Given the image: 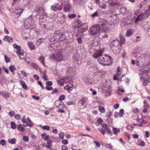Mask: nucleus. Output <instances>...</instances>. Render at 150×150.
Wrapping results in <instances>:
<instances>
[{
    "instance_id": "79ce46f5",
    "label": "nucleus",
    "mask_w": 150,
    "mask_h": 150,
    "mask_svg": "<svg viewBox=\"0 0 150 150\" xmlns=\"http://www.w3.org/2000/svg\"><path fill=\"white\" fill-rule=\"evenodd\" d=\"M144 107L145 108H147L149 109V106L148 105V103L146 101H144Z\"/></svg>"
},
{
    "instance_id": "5fc2aeb1",
    "label": "nucleus",
    "mask_w": 150,
    "mask_h": 150,
    "mask_svg": "<svg viewBox=\"0 0 150 150\" xmlns=\"http://www.w3.org/2000/svg\"><path fill=\"white\" fill-rule=\"evenodd\" d=\"M62 142L64 144H67L68 143V141L67 139H63L62 140Z\"/></svg>"
},
{
    "instance_id": "bb28decb",
    "label": "nucleus",
    "mask_w": 150,
    "mask_h": 150,
    "mask_svg": "<svg viewBox=\"0 0 150 150\" xmlns=\"http://www.w3.org/2000/svg\"><path fill=\"white\" fill-rule=\"evenodd\" d=\"M99 110L101 113H104L105 112V110L103 106L100 105L99 107Z\"/></svg>"
},
{
    "instance_id": "13d9d810",
    "label": "nucleus",
    "mask_w": 150,
    "mask_h": 150,
    "mask_svg": "<svg viewBox=\"0 0 150 150\" xmlns=\"http://www.w3.org/2000/svg\"><path fill=\"white\" fill-rule=\"evenodd\" d=\"M32 97L34 99H35L36 100H38L40 99L39 97L38 96H34L32 95Z\"/></svg>"
},
{
    "instance_id": "f257e3e1",
    "label": "nucleus",
    "mask_w": 150,
    "mask_h": 150,
    "mask_svg": "<svg viewBox=\"0 0 150 150\" xmlns=\"http://www.w3.org/2000/svg\"><path fill=\"white\" fill-rule=\"evenodd\" d=\"M147 62L148 64V62ZM146 66H144V69H142L141 71L142 74L140 73V77L142 79V81L143 82L144 85L146 86L149 82V76L148 74L150 72V62L148 66H146Z\"/></svg>"
},
{
    "instance_id": "a18cd8bd",
    "label": "nucleus",
    "mask_w": 150,
    "mask_h": 150,
    "mask_svg": "<svg viewBox=\"0 0 150 150\" xmlns=\"http://www.w3.org/2000/svg\"><path fill=\"white\" fill-rule=\"evenodd\" d=\"M14 114L15 112L13 111H10L8 113L9 116L11 117L13 116L14 115Z\"/></svg>"
},
{
    "instance_id": "dca6fc26",
    "label": "nucleus",
    "mask_w": 150,
    "mask_h": 150,
    "mask_svg": "<svg viewBox=\"0 0 150 150\" xmlns=\"http://www.w3.org/2000/svg\"><path fill=\"white\" fill-rule=\"evenodd\" d=\"M103 56H105L106 57H105L104 59V61H107L108 63H109V62H108V60H110L109 62H110V64H111L112 62V61L111 58L110 57V56H108L106 54L103 55Z\"/></svg>"
},
{
    "instance_id": "20e7f679",
    "label": "nucleus",
    "mask_w": 150,
    "mask_h": 150,
    "mask_svg": "<svg viewBox=\"0 0 150 150\" xmlns=\"http://www.w3.org/2000/svg\"><path fill=\"white\" fill-rule=\"evenodd\" d=\"M110 48H111L113 52L115 53L119 52V46L120 47L121 44L118 40H115L111 42L110 44Z\"/></svg>"
},
{
    "instance_id": "c756f323",
    "label": "nucleus",
    "mask_w": 150,
    "mask_h": 150,
    "mask_svg": "<svg viewBox=\"0 0 150 150\" xmlns=\"http://www.w3.org/2000/svg\"><path fill=\"white\" fill-rule=\"evenodd\" d=\"M16 53L19 56L20 55H23L24 54L22 50L21 49H20V50H17L16 52Z\"/></svg>"
},
{
    "instance_id": "4be33fe9",
    "label": "nucleus",
    "mask_w": 150,
    "mask_h": 150,
    "mask_svg": "<svg viewBox=\"0 0 150 150\" xmlns=\"http://www.w3.org/2000/svg\"><path fill=\"white\" fill-rule=\"evenodd\" d=\"M50 142L51 141H50L49 142H47V144H43V146L44 147H47L48 149H50L52 145Z\"/></svg>"
},
{
    "instance_id": "3c124183",
    "label": "nucleus",
    "mask_w": 150,
    "mask_h": 150,
    "mask_svg": "<svg viewBox=\"0 0 150 150\" xmlns=\"http://www.w3.org/2000/svg\"><path fill=\"white\" fill-rule=\"evenodd\" d=\"M68 17L71 18H74L76 17V15L74 14H72L71 15H68Z\"/></svg>"
},
{
    "instance_id": "f03ea898",
    "label": "nucleus",
    "mask_w": 150,
    "mask_h": 150,
    "mask_svg": "<svg viewBox=\"0 0 150 150\" xmlns=\"http://www.w3.org/2000/svg\"><path fill=\"white\" fill-rule=\"evenodd\" d=\"M149 59L148 56L146 54L141 55L136 59L137 65L139 67H144L146 66V62Z\"/></svg>"
},
{
    "instance_id": "473e14b6",
    "label": "nucleus",
    "mask_w": 150,
    "mask_h": 150,
    "mask_svg": "<svg viewBox=\"0 0 150 150\" xmlns=\"http://www.w3.org/2000/svg\"><path fill=\"white\" fill-rule=\"evenodd\" d=\"M22 125H18L17 126V129L19 131L23 132L24 131V129L23 127H21V126Z\"/></svg>"
},
{
    "instance_id": "0e129e2a",
    "label": "nucleus",
    "mask_w": 150,
    "mask_h": 150,
    "mask_svg": "<svg viewBox=\"0 0 150 150\" xmlns=\"http://www.w3.org/2000/svg\"><path fill=\"white\" fill-rule=\"evenodd\" d=\"M74 104L73 102L71 101L67 102V105H73Z\"/></svg>"
},
{
    "instance_id": "69168bd1",
    "label": "nucleus",
    "mask_w": 150,
    "mask_h": 150,
    "mask_svg": "<svg viewBox=\"0 0 150 150\" xmlns=\"http://www.w3.org/2000/svg\"><path fill=\"white\" fill-rule=\"evenodd\" d=\"M139 145L142 147L144 146H145V143L144 141H142L140 144H139Z\"/></svg>"
},
{
    "instance_id": "680f3d73",
    "label": "nucleus",
    "mask_w": 150,
    "mask_h": 150,
    "mask_svg": "<svg viewBox=\"0 0 150 150\" xmlns=\"http://www.w3.org/2000/svg\"><path fill=\"white\" fill-rule=\"evenodd\" d=\"M98 12L96 11L94 13L92 14V17L93 18H94L95 16H97L98 15Z\"/></svg>"
},
{
    "instance_id": "ea45409f",
    "label": "nucleus",
    "mask_w": 150,
    "mask_h": 150,
    "mask_svg": "<svg viewBox=\"0 0 150 150\" xmlns=\"http://www.w3.org/2000/svg\"><path fill=\"white\" fill-rule=\"evenodd\" d=\"M11 128L13 129H15L16 128V125L15 123L13 122H11Z\"/></svg>"
},
{
    "instance_id": "c03bdc74",
    "label": "nucleus",
    "mask_w": 150,
    "mask_h": 150,
    "mask_svg": "<svg viewBox=\"0 0 150 150\" xmlns=\"http://www.w3.org/2000/svg\"><path fill=\"white\" fill-rule=\"evenodd\" d=\"M30 65L32 67L35 69H37L38 67V66L36 64L33 63L31 64Z\"/></svg>"
},
{
    "instance_id": "a211bd4d",
    "label": "nucleus",
    "mask_w": 150,
    "mask_h": 150,
    "mask_svg": "<svg viewBox=\"0 0 150 150\" xmlns=\"http://www.w3.org/2000/svg\"><path fill=\"white\" fill-rule=\"evenodd\" d=\"M144 16V15L142 13H141L137 17L135 20V22H137L138 21L142 20Z\"/></svg>"
},
{
    "instance_id": "bf43d9fd",
    "label": "nucleus",
    "mask_w": 150,
    "mask_h": 150,
    "mask_svg": "<svg viewBox=\"0 0 150 150\" xmlns=\"http://www.w3.org/2000/svg\"><path fill=\"white\" fill-rule=\"evenodd\" d=\"M3 69L8 74V70L5 67H3Z\"/></svg>"
},
{
    "instance_id": "9d476101",
    "label": "nucleus",
    "mask_w": 150,
    "mask_h": 150,
    "mask_svg": "<svg viewBox=\"0 0 150 150\" xmlns=\"http://www.w3.org/2000/svg\"><path fill=\"white\" fill-rule=\"evenodd\" d=\"M23 10L22 9L19 8H15L13 9V11L14 13L15 16L17 17H18L21 14Z\"/></svg>"
},
{
    "instance_id": "4468645a",
    "label": "nucleus",
    "mask_w": 150,
    "mask_h": 150,
    "mask_svg": "<svg viewBox=\"0 0 150 150\" xmlns=\"http://www.w3.org/2000/svg\"><path fill=\"white\" fill-rule=\"evenodd\" d=\"M70 8L71 6L69 2L68 1L65 2L64 8V11L66 12L69 11Z\"/></svg>"
},
{
    "instance_id": "6e6d98bb",
    "label": "nucleus",
    "mask_w": 150,
    "mask_h": 150,
    "mask_svg": "<svg viewBox=\"0 0 150 150\" xmlns=\"http://www.w3.org/2000/svg\"><path fill=\"white\" fill-rule=\"evenodd\" d=\"M121 11L122 13H124L127 11L126 8L125 7H123L121 9Z\"/></svg>"
},
{
    "instance_id": "6ab92c4d",
    "label": "nucleus",
    "mask_w": 150,
    "mask_h": 150,
    "mask_svg": "<svg viewBox=\"0 0 150 150\" xmlns=\"http://www.w3.org/2000/svg\"><path fill=\"white\" fill-rule=\"evenodd\" d=\"M28 47L31 50H33L35 49V46L33 44V42H29L28 43Z\"/></svg>"
},
{
    "instance_id": "6e6552de",
    "label": "nucleus",
    "mask_w": 150,
    "mask_h": 150,
    "mask_svg": "<svg viewBox=\"0 0 150 150\" xmlns=\"http://www.w3.org/2000/svg\"><path fill=\"white\" fill-rule=\"evenodd\" d=\"M100 29L98 25L92 26L89 30L90 33L92 35H95L99 32Z\"/></svg>"
},
{
    "instance_id": "f8f14e48",
    "label": "nucleus",
    "mask_w": 150,
    "mask_h": 150,
    "mask_svg": "<svg viewBox=\"0 0 150 150\" xmlns=\"http://www.w3.org/2000/svg\"><path fill=\"white\" fill-rule=\"evenodd\" d=\"M87 25L86 24H85V27H83V24H82L81 25L80 27H79L78 31V33L79 34H81V33H83L84 30H85L87 29Z\"/></svg>"
},
{
    "instance_id": "e433bc0d",
    "label": "nucleus",
    "mask_w": 150,
    "mask_h": 150,
    "mask_svg": "<svg viewBox=\"0 0 150 150\" xmlns=\"http://www.w3.org/2000/svg\"><path fill=\"white\" fill-rule=\"evenodd\" d=\"M13 47L18 50L21 49V47L20 46L17 45L16 44H15L13 45Z\"/></svg>"
},
{
    "instance_id": "e2e57ef3",
    "label": "nucleus",
    "mask_w": 150,
    "mask_h": 150,
    "mask_svg": "<svg viewBox=\"0 0 150 150\" xmlns=\"http://www.w3.org/2000/svg\"><path fill=\"white\" fill-rule=\"evenodd\" d=\"M46 89L48 91L52 90L53 89V88L52 87H49L48 86H46L45 87Z\"/></svg>"
},
{
    "instance_id": "de8ad7c7",
    "label": "nucleus",
    "mask_w": 150,
    "mask_h": 150,
    "mask_svg": "<svg viewBox=\"0 0 150 150\" xmlns=\"http://www.w3.org/2000/svg\"><path fill=\"white\" fill-rule=\"evenodd\" d=\"M5 61L6 62H9L10 61V59L6 55L4 56Z\"/></svg>"
},
{
    "instance_id": "a878e982",
    "label": "nucleus",
    "mask_w": 150,
    "mask_h": 150,
    "mask_svg": "<svg viewBox=\"0 0 150 150\" xmlns=\"http://www.w3.org/2000/svg\"><path fill=\"white\" fill-rule=\"evenodd\" d=\"M45 39L43 38H40L38 39L37 41V44L39 45L41 43H42L44 41Z\"/></svg>"
},
{
    "instance_id": "0eeeda50",
    "label": "nucleus",
    "mask_w": 150,
    "mask_h": 150,
    "mask_svg": "<svg viewBox=\"0 0 150 150\" xmlns=\"http://www.w3.org/2000/svg\"><path fill=\"white\" fill-rule=\"evenodd\" d=\"M98 25H99L100 28L105 29L108 28L111 25V23L106 20L101 19Z\"/></svg>"
},
{
    "instance_id": "f3484780",
    "label": "nucleus",
    "mask_w": 150,
    "mask_h": 150,
    "mask_svg": "<svg viewBox=\"0 0 150 150\" xmlns=\"http://www.w3.org/2000/svg\"><path fill=\"white\" fill-rule=\"evenodd\" d=\"M4 41L8 42H11L13 41V38L8 36H6L4 38Z\"/></svg>"
},
{
    "instance_id": "49530a36",
    "label": "nucleus",
    "mask_w": 150,
    "mask_h": 150,
    "mask_svg": "<svg viewBox=\"0 0 150 150\" xmlns=\"http://www.w3.org/2000/svg\"><path fill=\"white\" fill-rule=\"evenodd\" d=\"M65 98V96L64 95H62L59 98V100L60 101L64 99Z\"/></svg>"
},
{
    "instance_id": "f704fd0d",
    "label": "nucleus",
    "mask_w": 150,
    "mask_h": 150,
    "mask_svg": "<svg viewBox=\"0 0 150 150\" xmlns=\"http://www.w3.org/2000/svg\"><path fill=\"white\" fill-rule=\"evenodd\" d=\"M63 35V37H62V38H63L64 39H67L69 37V34L68 33L66 32L64 33L63 34H62Z\"/></svg>"
},
{
    "instance_id": "338daca9",
    "label": "nucleus",
    "mask_w": 150,
    "mask_h": 150,
    "mask_svg": "<svg viewBox=\"0 0 150 150\" xmlns=\"http://www.w3.org/2000/svg\"><path fill=\"white\" fill-rule=\"evenodd\" d=\"M41 12V14L42 15H44L45 14L44 13V10L42 8H41V9H40V11Z\"/></svg>"
},
{
    "instance_id": "72a5a7b5",
    "label": "nucleus",
    "mask_w": 150,
    "mask_h": 150,
    "mask_svg": "<svg viewBox=\"0 0 150 150\" xmlns=\"http://www.w3.org/2000/svg\"><path fill=\"white\" fill-rule=\"evenodd\" d=\"M38 59L43 65H45L44 59L41 56L39 57Z\"/></svg>"
},
{
    "instance_id": "7c9ffc66",
    "label": "nucleus",
    "mask_w": 150,
    "mask_h": 150,
    "mask_svg": "<svg viewBox=\"0 0 150 150\" xmlns=\"http://www.w3.org/2000/svg\"><path fill=\"white\" fill-rule=\"evenodd\" d=\"M112 130L114 134H116L117 133L120 131V129L115 127L113 128Z\"/></svg>"
},
{
    "instance_id": "58836bf2",
    "label": "nucleus",
    "mask_w": 150,
    "mask_h": 150,
    "mask_svg": "<svg viewBox=\"0 0 150 150\" xmlns=\"http://www.w3.org/2000/svg\"><path fill=\"white\" fill-rule=\"evenodd\" d=\"M59 135L60 139H63L64 138V134L63 132H61L59 134Z\"/></svg>"
},
{
    "instance_id": "774afa93",
    "label": "nucleus",
    "mask_w": 150,
    "mask_h": 150,
    "mask_svg": "<svg viewBox=\"0 0 150 150\" xmlns=\"http://www.w3.org/2000/svg\"><path fill=\"white\" fill-rule=\"evenodd\" d=\"M33 77L36 80H39V77L36 74L34 75Z\"/></svg>"
},
{
    "instance_id": "2f4dec72",
    "label": "nucleus",
    "mask_w": 150,
    "mask_h": 150,
    "mask_svg": "<svg viewBox=\"0 0 150 150\" xmlns=\"http://www.w3.org/2000/svg\"><path fill=\"white\" fill-rule=\"evenodd\" d=\"M6 142L4 139H1L0 141V144L2 146H5L6 145Z\"/></svg>"
},
{
    "instance_id": "5701e85b",
    "label": "nucleus",
    "mask_w": 150,
    "mask_h": 150,
    "mask_svg": "<svg viewBox=\"0 0 150 150\" xmlns=\"http://www.w3.org/2000/svg\"><path fill=\"white\" fill-rule=\"evenodd\" d=\"M16 139L15 138L9 139L8 140V142L11 144H15L16 143Z\"/></svg>"
},
{
    "instance_id": "a19ab883",
    "label": "nucleus",
    "mask_w": 150,
    "mask_h": 150,
    "mask_svg": "<svg viewBox=\"0 0 150 150\" xmlns=\"http://www.w3.org/2000/svg\"><path fill=\"white\" fill-rule=\"evenodd\" d=\"M42 128L44 130H49L50 127L47 125H45L42 127Z\"/></svg>"
},
{
    "instance_id": "7ed1b4c3",
    "label": "nucleus",
    "mask_w": 150,
    "mask_h": 150,
    "mask_svg": "<svg viewBox=\"0 0 150 150\" xmlns=\"http://www.w3.org/2000/svg\"><path fill=\"white\" fill-rule=\"evenodd\" d=\"M94 56L96 58H97L98 61L99 63L101 64L102 65H110V62L109 60H108V62H105L104 60L105 57H106L105 56H104L102 54V52L100 51H99L97 53V54H95L94 55Z\"/></svg>"
},
{
    "instance_id": "aec40b11",
    "label": "nucleus",
    "mask_w": 150,
    "mask_h": 150,
    "mask_svg": "<svg viewBox=\"0 0 150 150\" xmlns=\"http://www.w3.org/2000/svg\"><path fill=\"white\" fill-rule=\"evenodd\" d=\"M119 36L120 38V44H124L125 41V38L121 34H120Z\"/></svg>"
},
{
    "instance_id": "c85d7f7f",
    "label": "nucleus",
    "mask_w": 150,
    "mask_h": 150,
    "mask_svg": "<svg viewBox=\"0 0 150 150\" xmlns=\"http://www.w3.org/2000/svg\"><path fill=\"white\" fill-rule=\"evenodd\" d=\"M10 71L11 72H13L14 71L16 70L15 67L14 65H11L9 67Z\"/></svg>"
},
{
    "instance_id": "8fccbe9b",
    "label": "nucleus",
    "mask_w": 150,
    "mask_h": 150,
    "mask_svg": "<svg viewBox=\"0 0 150 150\" xmlns=\"http://www.w3.org/2000/svg\"><path fill=\"white\" fill-rule=\"evenodd\" d=\"M57 83L58 85L63 86L64 85V83L63 82H62L61 81H59L58 80H57Z\"/></svg>"
},
{
    "instance_id": "39448f33",
    "label": "nucleus",
    "mask_w": 150,
    "mask_h": 150,
    "mask_svg": "<svg viewBox=\"0 0 150 150\" xmlns=\"http://www.w3.org/2000/svg\"><path fill=\"white\" fill-rule=\"evenodd\" d=\"M62 37H63L62 33L59 31H56L50 35V41L51 42H53L55 41H58L62 38Z\"/></svg>"
},
{
    "instance_id": "412c9836",
    "label": "nucleus",
    "mask_w": 150,
    "mask_h": 150,
    "mask_svg": "<svg viewBox=\"0 0 150 150\" xmlns=\"http://www.w3.org/2000/svg\"><path fill=\"white\" fill-rule=\"evenodd\" d=\"M20 83L21 85L23 88L25 90H27L28 89V86L22 80H20Z\"/></svg>"
},
{
    "instance_id": "393cba45",
    "label": "nucleus",
    "mask_w": 150,
    "mask_h": 150,
    "mask_svg": "<svg viewBox=\"0 0 150 150\" xmlns=\"http://www.w3.org/2000/svg\"><path fill=\"white\" fill-rule=\"evenodd\" d=\"M63 106V105H62V104H60L59 105L58 107L57 106L59 109V110L58 111V112H62V113L64 112V110H62V109H60V108H63V107H62V106Z\"/></svg>"
},
{
    "instance_id": "864d4df0",
    "label": "nucleus",
    "mask_w": 150,
    "mask_h": 150,
    "mask_svg": "<svg viewBox=\"0 0 150 150\" xmlns=\"http://www.w3.org/2000/svg\"><path fill=\"white\" fill-rule=\"evenodd\" d=\"M127 128L128 130L130 131H132L133 129L131 125L128 126L127 127Z\"/></svg>"
},
{
    "instance_id": "052dcab7",
    "label": "nucleus",
    "mask_w": 150,
    "mask_h": 150,
    "mask_svg": "<svg viewBox=\"0 0 150 150\" xmlns=\"http://www.w3.org/2000/svg\"><path fill=\"white\" fill-rule=\"evenodd\" d=\"M62 150H67L68 148L65 145L62 146Z\"/></svg>"
},
{
    "instance_id": "4d7b16f0",
    "label": "nucleus",
    "mask_w": 150,
    "mask_h": 150,
    "mask_svg": "<svg viewBox=\"0 0 150 150\" xmlns=\"http://www.w3.org/2000/svg\"><path fill=\"white\" fill-rule=\"evenodd\" d=\"M93 142H94L96 146L98 147H99L100 146V144L98 142H96L95 141H94Z\"/></svg>"
},
{
    "instance_id": "37998d69",
    "label": "nucleus",
    "mask_w": 150,
    "mask_h": 150,
    "mask_svg": "<svg viewBox=\"0 0 150 150\" xmlns=\"http://www.w3.org/2000/svg\"><path fill=\"white\" fill-rule=\"evenodd\" d=\"M77 40L78 41V43L79 44H81L82 42V40L81 38H78L77 39Z\"/></svg>"
},
{
    "instance_id": "2eb2a0df",
    "label": "nucleus",
    "mask_w": 150,
    "mask_h": 150,
    "mask_svg": "<svg viewBox=\"0 0 150 150\" xmlns=\"http://www.w3.org/2000/svg\"><path fill=\"white\" fill-rule=\"evenodd\" d=\"M51 8L52 10L54 11L57 10H60L61 9L60 5L58 4H55L54 5L52 6Z\"/></svg>"
},
{
    "instance_id": "1a4fd4ad",
    "label": "nucleus",
    "mask_w": 150,
    "mask_h": 150,
    "mask_svg": "<svg viewBox=\"0 0 150 150\" xmlns=\"http://www.w3.org/2000/svg\"><path fill=\"white\" fill-rule=\"evenodd\" d=\"M100 131L101 133L103 135L105 134V132H107V134H110L111 132L110 130L108 128V126L106 124H103L102 125V128L101 129Z\"/></svg>"
},
{
    "instance_id": "9b49d317",
    "label": "nucleus",
    "mask_w": 150,
    "mask_h": 150,
    "mask_svg": "<svg viewBox=\"0 0 150 150\" xmlns=\"http://www.w3.org/2000/svg\"><path fill=\"white\" fill-rule=\"evenodd\" d=\"M24 24L25 25H29L30 26L33 25L34 24V22L32 20V19L30 17V18H26L24 21Z\"/></svg>"
},
{
    "instance_id": "c9c22d12",
    "label": "nucleus",
    "mask_w": 150,
    "mask_h": 150,
    "mask_svg": "<svg viewBox=\"0 0 150 150\" xmlns=\"http://www.w3.org/2000/svg\"><path fill=\"white\" fill-rule=\"evenodd\" d=\"M132 32L131 30H129L126 33V35L127 36H129L132 34Z\"/></svg>"
},
{
    "instance_id": "b1692460",
    "label": "nucleus",
    "mask_w": 150,
    "mask_h": 150,
    "mask_svg": "<svg viewBox=\"0 0 150 150\" xmlns=\"http://www.w3.org/2000/svg\"><path fill=\"white\" fill-rule=\"evenodd\" d=\"M43 139L45 140L48 139L49 138V136L45 133H43L41 134Z\"/></svg>"
},
{
    "instance_id": "423d86ee",
    "label": "nucleus",
    "mask_w": 150,
    "mask_h": 150,
    "mask_svg": "<svg viewBox=\"0 0 150 150\" xmlns=\"http://www.w3.org/2000/svg\"><path fill=\"white\" fill-rule=\"evenodd\" d=\"M50 59L53 61H59L63 59V57L60 52L52 54L50 57Z\"/></svg>"
},
{
    "instance_id": "09e8293b",
    "label": "nucleus",
    "mask_w": 150,
    "mask_h": 150,
    "mask_svg": "<svg viewBox=\"0 0 150 150\" xmlns=\"http://www.w3.org/2000/svg\"><path fill=\"white\" fill-rule=\"evenodd\" d=\"M52 84V81H49L47 82L46 83L47 86H51Z\"/></svg>"
},
{
    "instance_id": "603ef678",
    "label": "nucleus",
    "mask_w": 150,
    "mask_h": 150,
    "mask_svg": "<svg viewBox=\"0 0 150 150\" xmlns=\"http://www.w3.org/2000/svg\"><path fill=\"white\" fill-rule=\"evenodd\" d=\"M120 68L119 67H118L117 69V71L118 72L117 74L118 75H119V76H120L121 74L120 73Z\"/></svg>"
},
{
    "instance_id": "4c0bfd02",
    "label": "nucleus",
    "mask_w": 150,
    "mask_h": 150,
    "mask_svg": "<svg viewBox=\"0 0 150 150\" xmlns=\"http://www.w3.org/2000/svg\"><path fill=\"white\" fill-rule=\"evenodd\" d=\"M23 140L24 142H27L29 141V138L28 137L24 135L23 137Z\"/></svg>"
},
{
    "instance_id": "cd10ccee",
    "label": "nucleus",
    "mask_w": 150,
    "mask_h": 150,
    "mask_svg": "<svg viewBox=\"0 0 150 150\" xmlns=\"http://www.w3.org/2000/svg\"><path fill=\"white\" fill-rule=\"evenodd\" d=\"M43 74H42V78L44 79L46 81L48 80L47 77L46 76V71H43Z\"/></svg>"
},
{
    "instance_id": "ddd939ff",
    "label": "nucleus",
    "mask_w": 150,
    "mask_h": 150,
    "mask_svg": "<svg viewBox=\"0 0 150 150\" xmlns=\"http://www.w3.org/2000/svg\"><path fill=\"white\" fill-rule=\"evenodd\" d=\"M78 105L79 106L81 107L82 108H84L86 107L87 104L84 100H81L79 101Z\"/></svg>"
}]
</instances>
